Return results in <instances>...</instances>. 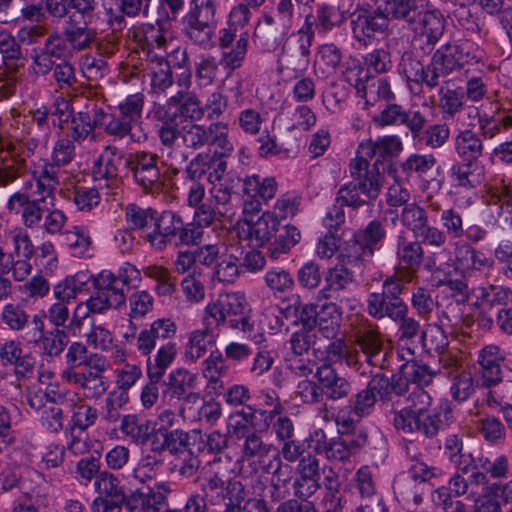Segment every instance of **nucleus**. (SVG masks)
I'll list each match as a JSON object with an SVG mask.
<instances>
[{"label":"nucleus","mask_w":512,"mask_h":512,"mask_svg":"<svg viewBox=\"0 0 512 512\" xmlns=\"http://www.w3.org/2000/svg\"><path fill=\"white\" fill-rule=\"evenodd\" d=\"M229 209L222 210L213 205L212 200L206 199V202L195 208L193 214L194 225L203 230V227L211 226L216 220L227 215Z\"/></svg>","instance_id":"6e6d98bb"},{"label":"nucleus","mask_w":512,"mask_h":512,"mask_svg":"<svg viewBox=\"0 0 512 512\" xmlns=\"http://www.w3.org/2000/svg\"><path fill=\"white\" fill-rule=\"evenodd\" d=\"M315 378L320 384L322 398L338 401L347 398L352 391L350 381L339 375L331 365L319 366L315 372Z\"/></svg>","instance_id":"4be33fe9"},{"label":"nucleus","mask_w":512,"mask_h":512,"mask_svg":"<svg viewBox=\"0 0 512 512\" xmlns=\"http://www.w3.org/2000/svg\"><path fill=\"white\" fill-rule=\"evenodd\" d=\"M433 292V290L421 286L415 287L412 290V307L423 319H427L436 306V302L432 297Z\"/></svg>","instance_id":"052dcab7"},{"label":"nucleus","mask_w":512,"mask_h":512,"mask_svg":"<svg viewBox=\"0 0 512 512\" xmlns=\"http://www.w3.org/2000/svg\"><path fill=\"white\" fill-rule=\"evenodd\" d=\"M378 10L380 12H369L360 10L352 15L351 27L354 38L362 44H366L377 33H383L387 26L389 16L393 17L384 11L385 4L377 0Z\"/></svg>","instance_id":"2eb2a0df"},{"label":"nucleus","mask_w":512,"mask_h":512,"mask_svg":"<svg viewBox=\"0 0 512 512\" xmlns=\"http://www.w3.org/2000/svg\"><path fill=\"white\" fill-rule=\"evenodd\" d=\"M279 231V220L272 213H263L257 220L247 219L238 228V237L252 247H262Z\"/></svg>","instance_id":"6ab92c4d"},{"label":"nucleus","mask_w":512,"mask_h":512,"mask_svg":"<svg viewBox=\"0 0 512 512\" xmlns=\"http://www.w3.org/2000/svg\"><path fill=\"white\" fill-rule=\"evenodd\" d=\"M32 331L26 333L29 343L39 344L44 355L59 357L69 343V336L65 329L53 328L44 331V323L40 316L34 315L30 321Z\"/></svg>","instance_id":"4468645a"},{"label":"nucleus","mask_w":512,"mask_h":512,"mask_svg":"<svg viewBox=\"0 0 512 512\" xmlns=\"http://www.w3.org/2000/svg\"><path fill=\"white\" fill-rule=\"evenodd\" d=\"M153 226L154 230L147 234L146 240L157 250L165 249L168 244L196 245L203 236V230L194 224H185L182 218L172 211L157 213Z\"/></svg>","instance_id":"423d86ee"},{"label":"nucleus","mask_w":512,"mask_h":512,"mask_svg":"<svg viewBox=\"0 0 512 512\" xmlns=\"http://www.w3.org/2000/svg\"><path fill=\"white\" fill-rule=\"evenodd\" d=\"M373 122L381 128L404 124L411 131L417 132L423 128L425 118L418 111H406L400 105L388 104L373 117Z\"/></svg>","instance_id":"5701e85b"},{"label":"nucleus","mask_w":512,"mask_h":512,"mask_svg":"<svg viewBox=\"0 0 512 512\" xmlns=\"http://www.w3.org/2000/svg\"><path fill=\"white\" fill-rule=\"evenodd\" d=\"M94 123L115 137L125 136L132 128V125L120 114L118 116L108 114L101 109H94Z\"/></svg>","instance_id":"ea45409f"},{"label":"nucleus","mask_w":512,"mask_h":512,"mask_svg":"<svg viewBox=\"0 0 512 512\" xmlns=\"http://www.w3.org/2000/svg\"><path fill=\"white\" fill-rule=\"evenodd\" d=\"M403 375L408 379V383L412 382L416 384V387H422L429 385L436 375V372L432 370L427 364L410 361L409 359L402 366Z\"/></svg>","instance_id":"09e8293b"},{"label":"nucleus","mask_w":512,"mask_h":512,"mask_svg":"<svg viewBox=\"0 0 512 512\" xmlns=\"http://www.w3.org/2000/svg\"><path fill=\"white\" fill-rule=\"evenodd\" d=\"M408 392L405 399L406 406L393 411L395 429L404 434H419L427 439H432L440 431L445 430L451 418V409L448 404L445 403L429 411L432 397L426 390L415 387Z\"/></svg>","instance_id":"7ed1b4c3"},{"label":"nucleus","mask_w":512,"mask_h":512,"mask_svg":"<svg viewBox=\"0 0 512 512\" xmlns=\"http://www.w3.org/2000/svg\"><path fill=\"white\" fill-rule=\"evenodd\" d=\"M244 486L240 481L228 477L221 468V459H214L208 463L204 474V482L201 484V491L212 505H217L225 500H237L239 493H242Z\"/></svg>","instance_id":"1a4fd4ad"},{"label":"nucleus","mask_w":512,"mask_h":512,"mask_svg":"<svg viewBox=\"0 0 512 512\" xmlns=\"http://www.w3.org/2000/svg\"><path fill=\"white\" fill-rule=\"evenodd\" d=\"M241 444V453L242 457L246 459H257L258 462L263 467V464H266V457H270L274 455L275 452H279V450L274 447L271 443H266L263 441L261 435L253 431L244 438Z\"/></svg>","instance_id":"7c9ffc66"},{"label":"nucleus","mask_w":512,"mask_h":512,"mask_svg":"<svg viewBox=\"0 0 512 512\" xmlns=\"http://www.w3.org/2000/svg\"><path fill=\"white\" fill-rule=\"evenodd\" d=\"M171 486L168 482H159L154 487H149L146 492H136L142 512H165L167 511L168 495L171 493Z\"/></svg>","instance_id":"cd10ccee"},{"label":"nucleus","mask_w":512,"mask_h":512,"mask_svg":"<svg viewBox=\"0 0 512 512\" xmlns=\"http://www.w3.org/2000/svg\"><path fill=\"white\" fill-rule=\"evenodd\" d=\"M456 45L460 68L467 67L469 69L484 59L485 53L477 44L471 41H463Z\"/></svg>","instance_id":"e2e57ef3"},{"label":"nucleus","mask_w":512,"mask_h":512,"mask_svg":"<svg viewBox=\"0 0 512 512\" xmlns=\"http://www.w3.org/2000/svg\"><path fill=\"white\" fill-rule=\"evenodd\" d=\"M263 470L272 475L271 481L276 483L278 487L283 486L287 488V485L292 479L291 467L283 464L279 452H275L274 455L268 459L267 463L263 464Z\"/></svg>","instance_id":"13d9d810"},{"label":"nucleus","mask_w":512,"mask_h":512,"mask_svg":"<svg viewBox=\"0 0 512 512\" xmlns=\"http://www.w3.org/2000/svg\"><path fill=\"white\" fill-rule=\"evenodd\" d=\"M315 332L318 331L324 338H336L340 330V313L335 303H324L319 306L316 317Z\"/></svg>","instance_id":"c756f323"},{"label":"nucleus","mask_w":512,"mask_h":512,"mask_svg":"<svg viewBox=\"0 0 512 512\" xmlns=\"http://www.w3.org/2000/svg\"><path fill=\"white\" fill-rule=\"evenodd\" d=\"M298 48L292 54L283 53L278 60L282 73L293 71L295 75L304 73L309 66L310 47L314 38L312 21L308 19L297 33Z\"/></svg>","instance_id":"f3484780"},{"label":"nucleus","mask_w":512,"mask_h":512,"mask_svg":"<svg viewBox=\"0 0 512 512\" xmlns=\"http://www.w3.org/2000/svg\"><path fill=\"white\" fill-rule=\"evenodd\" d=\"M162 465V460L156 455L147 454L138 462L132 471V476L141 483H145L155 477L157 469Z\"/></svg>","instance_id":"69168bd1"},{"label":"nucleus","mask_w":512,"mask_h":512,"mask_svg":"<svg viewBox=\"0 0 512 512\" xmlns=\"http://www.w3.org/2000/svg\"><path fill=\"white\" fill-rule=\"evenodd\" d=\"M475 391L473 377L470 372L461 371L453 377L450 387L451 396L458 402L467 400Z\"/></svg>","instance_id":"680f3d73"},{"label":"nucleus","mask_w":512,"mask_h":512,"mask_svg":"<svg viewBox=\"0 0 512 512\" xmlns=\"http://www.w3.org/2000/svg\"><path fill=\"white\" fill-rule=\"evenodd\" d=\"M41 201L44 199L31 200L27 194L16 192L10 196L7 209L10 213L21 214L23 224L28 228H34L40 224L43 210H47L49 207H44Z\"/></svg>","instance_id":"b1692460"},{"label":"nucleus","mask_w":512,"mask_h":512,"mask_svg":"<svg viewBox=\"0 0 512 512\" xmlns=\"http://www.w3.org/2000/svg\"><path fill=\"white\" fill-rule=\"evenodd\" d=\"M462 478H464L469 494L474 496L478 494L477 488L484 486L487 482L486 475L481 472L471 452H463V462L460 466H456Z\"/></svg>","instance_id":"e433bc0d"},{"label":"nucleus","mask_w":512,"mask_h":512,"mask_svg":"<svg viewBox=\"0 0 512 512\" xmlns=\"http://www.w3.org/2000/svg\"><path fill=\"white\" fill-rule=\"evenodd\" d=\"M129 402L128 393L125 391H110L104 401L101 418L112 424L122 419V411Z\"/></svg>","instance_id":"a19ab883"},{"label":"nucleus","mask_w":512,"mask_h":512,"mask_svg":"<svg viewBox=\"0 0 512 512\" xmlns=\"http://www.w3.org/2000/svg\"><path fill=\"white\" fill-rule=\"evenodd\" d=\"M452 178L463 187H474L484 179L481 162H456L452 168Z\"/></svg>","instance_id":"72a5a7b5"},{"label":"nucleus","mask_w":512,"mask_h":512,"mask_svg":"<svg viewBox=\"0 0 512 512\" xmlns=\"http://www.w3.org/2000/svg\"><path fill=\"white\" fill-rule=\"evenodd\" d=\"M308 19H311L312 21L313 31L315 26L316 29L327 32L333 27L341 24L343 21V16L335 7L322 5L317 8L316 15H308L305 19V22Z\"/></svg>","instance_id":"de8ad7c7"},{"label":"nucleus","mask_w":512,"mask_h":512,"mask_svg":"<svg viewBox=\"0 0 512 512\" xmlns=\"http://www.w3.org/2000/svg\"><path fill=\"white\" fill-rule=\"evenodd\" d=\"M326 285L319 291L321 299L347 300L344 293L355 283V274L345 263L329 268L324 277Z\"/></svg>","instance_id":"aec40b11"},{"label":"nucleus","mask_w":512,"mask_h":512,"mask_svg":"<svg viewBox=\"0 0 512 512\" xmlns=\"http://www.w3.org/2000/svg\"><path fill=\"white\" fill-rule=\"evenodd\" d=\"M177 332L176 324L169 318L153 321L143 328L136 337L137 351L146 356L148 383L142 388L141 403L151 408L159 397L158 383L174 363L177 345L173 341Z\"/></svg>","instance_id":"f257e3e1"},{"label":"nucleus","mask_w":512,"mask_h":512,"mask_svg":"<svg viewBox=\"0 0 512 512\" xmlns=\"http://www.w3.org/2000/svg\"><path fill=\"white\" fill-rule=\"evenodd\" d=\"M106 369L105 359H96L93 366L84 371L65 370L63 377L70 383L76 384L83 390V395L88 399H98L107 390L108 385L103 372Z\"/></svg>","instance_id":"f8f14e48"},{"label":"nucleus","mask_w":512,"mask_h":512,"mask_svg":"<svg viewBox=\"0 0 512 512\" xmlns=\"http://www.w3.org/2000/svg\"><path fill=\"white\" fill-rule=\"evenodd\" d=\"M94 488L98 497L92 503L91 512H122L123 505L129 510L133 509L124 487L114 474L108 471L100 472L94 481Z\"/></svg>","instance_id":"9d476101"},{"label":"nucleus","mask_w":512,"mask_h":512,"mask_svg":"<svg viewBox=\"0 0 512 512\" xmlns=\"http://www.w3.org/2000/svg\"><path fill=\"white\" fill-rule=\"evenodd\" d=\"M476 298L480 303V309L487 312H494L506 308L512 294L509 289L501 286L490 285L476 289Z\"/></svg>","instance_id":"2f4dec72"},{"label":"nucleus","mask_w":512,"mask_h":512,"mask_svg":"<svg viewBox=\"0 0 512 512\" xmlns=\"http://www.w3.org/2000/svg\"><path fill=\"white\" fill-rule=\"evenodd\" d=\"M367 313L376 320L389 318L394 321L400 319L403 311H409L405 301H395L380 292H372L367 296Z\"/></svg>","instance_id":"bb28decb"},{"label":"nucleus","mask_w":512,"mask_h":512,"mask_svg":"<svg viewBox=\"0 0 512 512\" xmlns=\"http://www.w3.org/2000/svg\"><path fill=\"white\" fill-rule=\"evenodd\" d=\"M140 281V271L134 265L125 263L116 274L109 270L100 272L94 279V288L101 290L110 298L116 295L117 304L122 305L126 301V292L131 287H136Z\"/></svg>","instance_id":"9b49d317"},{"label":"nucleus","mask_w":512,"mask_h":512,"mask_svg":"<svg viewBox=\"0 0 512 512\" xmlns=\"http://www.w3.org/2000/svg\"><path fill=\"white\" fill-rule=\"evenodd\" d=\"M239 272V258L226 248V253L221 254L220 260L216 262L215 276L221 282L231 283L238 277Z\"/></svg>","instance_id":"603ef678"},{"label":"nucleus","mask_w":512,"mask_h":512,"mask_svg":"<svg viewBox=\"0 0 512 512\" xmlns=\"http://www.w3.org/2000/svg\"><path fill=\"white\" fill-rule=\"evenodd\" d=\"M384 162H351L349 171L353 181L342 186L337 194V201L353 209L370 205L380 193L383 175L380 165Z\"/></svg>","instance_id":"39448f33"},{"label":"nucleus","mask_w":512,"mask_h":512,"mask_svg":"<svg viewBox=\"0 0 512 512\" xmlns=\"http://www.w3.org/2000/svg\"><path fill=\"white\" fill-rule=\"evenodd\" d=\"M416 33L426 37L427 42H436L444 31V21L438 11H426L419 16L413 28Z\"/></svg>","instance_id":"c9c22d12"},{"label":"nucleus","mask_w":512,"mask_h":512,"mask_svg":"<svg viewBox=\"0 0 512 512\" xmlns=\"http://www.w3.org/2000/svg\"><path fill=\"white\" fill-rule=\"evenodd\" d=\"M396 255L399 263L416 270L423 261L424 251L418 241H409L402 235L397 238Z\"/></svg>","instance_id":"f704fd0d"},{"label":"nucleus","mask_w":512,"mask_h":512,"mask_svg":"<svg viewBox=\"0 0 512 512\" xmlns=\"http://www.w3.org/2000/svg\"><path fill=\"white\" fill-rule=\"evenodd\" d=\"M385 222L386 220L374 219L354 233L350 248L356 259L362 261L371 259L375 251L381 248L387 234Z\"/></svg>","instance_id":"ddd939ff"},{"label":"nucleus","mask_w":512,"mask_h":512,"mask_svg":"<svg viewBox=\"0 0 512 512\" xmlns=\"http://www.w3.org/2000/svg\"><path fill=\"white\" fill-rule=\"evenodd\" d=\"M0 359L4 366L11 365L17 376L25 377L34 368V358L23 354L20 345L15 341H7L0 348Z\"/></svg>","instance_id":"c85d7f7f"},{"label":"nucleus","mask_w":512,"mask_h":512,"mask_svg":"<svg viewBox=\"0 0 512 512\" xmlns=\"http://www.w3.org/2000/svg\"><path fill=\"white\" fill-rule=\"evenodd\" d=\"M275 236V241L268 248V255L272 259H278L281 254L288 253L301 239L298 228L291 225L284 226Z\"/></svg>","instance_id":"37998d69"},{"label":"nucleus","mask_w":512,"mask_h":512,"mask_svg":"<svg viewBox=\"0 0 512 512\" xmlns=\"http://www.w3.org/2000/svg\"><path fill=\"white\" fill-rule=\"evenodd\" d=\"M251 309L242 294L225 293L219 295L216 301L208 304L204 316L217 328L227 323L233 329L244 333L253 329Z\"/></svg>","instance_id":"0eeeda50"},{"label":"nucleus","mask_w":512,"mask_h":512,"mask_svg":"<svg viewBox=\"0 0 512 512\" xmlns=\"http://www.w3.org/2000/svg\"><path fill=\"white\" fill-rule=\"evenodd\" d=\"M420 341L423 349L429 354H442L449 344L446 333L437 324L425 325L421 331Z\"/></svg>","instance_id":"58836bf2"},{"label":"nucleus","mask_w":512,"mask_h":512,"mask_svg":"<svg viewBox=\"0 0 512 512\" xmlns=\"http://www.w3.org/2000/svg\"><path fill=\"white\" fill-rule=\"evenodd\" d=\"M165 113L172 123L180 125L187 120H200L204 110L200 101L193 94L178 93L167 101Z\"/></svg>","instance_id":"412c9836"},{"label":"nucleus","mask_w":512,"mask_h":512,"mask_svg":"<svg viewBox=\"0 0 512 512\" xmlns=\"http://www.w3.org/2000/svg\"><path fill=\"white\" fill-rule=\"evenodd\" d=\"M264 503L262 500L256 498L245 499V490L242 489V493H239L237 500L228 499L225 503V509L223 512H263Z\"/></svg>","instance_id":"774afa93"},{"label":"nucleus","mask_w":512,"mask_h":512,"mask_svg":"<svg viewBox=\"0 0 512 512\" xmlns=\"http://www.w3.org/2000/svg\"><path fill=\"white\" fill-rule=\"evenodd\" d=\"M130 164H135L131 167L133 176L145 189H151L160 182L161 173L155 162H127L126 165Z\"/></svg>","instance_id":"3c124183"},{"label":"nucleus","mask_w":512,"mask_h":512,"mask_svg":"<svg viewBox=\"0 0 512 512\" xmlns=\"http://www.w3.org/2000/svg\"><path fill=\"white\" fill-rule=\"evenodd\" d=\"M46 317L56 329L79 328L82 320L76 314L70 319L68 304L55 302L47 310Z\"/></svg>","instance_id":"49530a36"},{"label":"nucleus","mask_w":512,"mask_h":512,"mask_svg":"<svg viewBox=\"0 0 512 512\" xmlns=\"http://www.w3.org/2000/svg\"><path fill=\"white\" fill-rule=\"evenodd\" d=\"M216 327L203 315V328L196 329L188 334L185 345V359L195 362L203 357L209 345H213L217 339Z\"/></svg>","instance_id":"393cba45"},{"label":"nucleus","mask_w":512,"mask_h":512,"mask_svg":"<svg viewBox=\"0 0 512 512\" xmlns=\"http://www.w3.org/2000/svg\"><path fill=\"white\" fill-rule=\"evenodd\" d=\"M214 14V8L191 9L184 18L187 35L197 43L207 42L210 39Z\"/></svg>","instance_id":"a878e982"},{"label":"nucleus","mask_w":512,"mask_h":512,"mask_svg":"<svg viewBox=\"0 0 512 512\" xmlns=\"http://www.w3.org/2000/svg\"><path fill=\"white\" fill-rule=\"evenodd\" d=\"M341 61V52L334 44H323L318 48L315 57V67L324 75H329L337 69Z\"/></svg>","instance_id":"8fccbe9b"},{"label":"nucleus","mask_w":512,"mask_h":512,"mask_svg":"<svg viewBox=\"0 0 512 512\" xmlns=\"http://www.w3.org/2000/svg\"><path fill=\"white\" fill-rule=\"evenodd\" d=\"M354 489L358 494L355 512H388L382 495L377 492L367 467L359 469L356 473Z\"/></svg>","instance_id":"a211bd4d"},{"label":"nucleus","mask_w":512,"mask_h":512,"mask_svg":"<svg viewBox=\"0 0 512 512\" xmlns=\"http://www.w3.org/2000/svg\"><path fill=\"white\" fill-rule=\"evenodd\" d=\"M457 53L456 44L442 46L434 53L431 64L427 68L417 61H411L409 68L405 69L406 75L410 80L433 87L437 84L439 77L460 68Z\"/></svg>","instance_id":"6e6552de"},{"label":"nucleus","mask_w":512,"mask_h":512,"mask_svg":"<svg viewBox=\"0 0 512 512\" xmlns=\"http://www.w3.org/2000/svg\"><path fill=\"white\" fill-rule=\"evenodd\" d=\"M264 282L274 295L289 293L295 286L290 272L280 267L269 269L264 275Z\"/></svg>","instance_id":"a18cd8bd"},{"label":"nucleus","mask_w":512,"mask_h":512,"mask_svg":"<svg viewBox=\"0 0 512 512\" xmlns=\"http://www.w3.org/2000/svg\"><path fill=\"white\" fill-rule=\"evenodd\" d=\"M355 343L359 350L351 348L344 338L332 339L326 347L327 359L333 363H345L348 367L359 371L361 368V363L358 360L360 351L368 365L381 370L389 368L390 350L378 330L358 331L355 335Z\"/></svg>","instance_id":"20e7f679"},{"label":"nucleus","mask_w":512,"mask_h":512,"mask_svg":"<svg viewBox=\"0 0 512 512\" xmlns=\"http://www.w3.org/2000/svg\"><path fill=\"white\" fill-rule=\"evenodd\" d=\"M0 51L3 54L5 69L0 72V80L3 82H7L8 80H12V85L15 82V78L12 76H7L4 78V74L6 71H15L17 65L13 63L14 60H19L21 57V52L18 44L16 43L14 37L7 31H0Z\"/></svg>","instance_id":"4c0bfd02"},{"label":"nucleus","mask_w":512,"mask_h":512,"mask_svg":"<svg viewBox=\"0 0 512 512\" xmlns=\"http://www.w3.org/2000/svg\"><path fill=\"white\" fill-rule=\"evenodd\" d=\"M375 404L376 396L365 387L350 398L348 408L352 414L362 418L373 412Z\"/></svg>","instance_id":"bf43d9fd"},{"label":"nucleus","mask_w":512,"mask_h":512,"mask_svg":"<svg viewBox=\"0 0 512 512\" xmlns=\"http://www.w3.org/2000/svg\"><path fill=\"white\" fill-rule=\"evenodd\" d=\"M66 362L69 368L67 370H75L80 366H85V369L93 366L96 359H104L97 354L88 355L87 348L80 342H73L67 349L65 354Z\"/></svg>","instance_id":"5fc2aeb1"},{"label":"nucleus","mask_w":512,"mask_h":512,"mask_svg":"<svg viewBox=\"0 0 512 512\" xmlns=\"http://www.w3.org/2000/svg\"><path fill=\"white\" fill-rule=\"evenodd\" d=\"M322 451L327 459L340 462L349 459L353 453L352 448L343 436L332 439L329 442H324L322 444Z\"/></svg>","instance_id":"338daca9"},{"label":"nucleus","mask_w":512,"mask_h":512,"mask_svg":"<svg viewBox=\"0 0 512 512\" xmlns=\"http://www.w3.org/2000/svg\"><path fill=\"white\" fill-rule=\"evenodd\" d=\"M319 306L314 304H303L297 298L292 304L288 305L282 313L287 320L293 324L302 325V329L315 331L316 317Z\"/></svg>","instance_id":"473e14b6"},{"label":"nucleus","mask_w":512,"mask_h":512,"mask_svg":"<svg viewBox=\"0 0 512 512\" xmlns=\"http://www.w3.org/2000/svg\"><path fill=\"white\" fill-rule=\"evenodd\" d=\"M157 211L152 208H142L137 204H128L125 208L126 221L131 229H144L154 225Z\"/></svg>","instance_id":"864d4df0"},{"label":"nucleus","mask_w":512,"mask_h":512,"mask_svg":"<svg viewBox=\"0 0 512 512\" xmlns=\"http://www.w3.org/2000/svg\"><path fill=\"white\" fill-rule=\"evenodd\" d=\"M143 37L147 46L151 86L155 92H162L173 83L171 66H182L186 53L175 43V32L169 20L146 26Z\"/></svg>","instance_id":"f03ea898"},{"label":"nucleus","mask_w":512,"mask_h":512,"mask_svg":"<svg viewBox=\"0 0 512 512\" xmlns=\"http://www.w3.org/2000/svg\"><path fill=\"white\" fill-rule=\"evenodd\" d=\"M143 104L144 96L142 94L129 95L119 104V114L133 126L141 118Z\"/></svg>","instance_id":"0e129e2a"},{"label":"nucleus","mask_w":512,"mask_h":512,"mask_svg":"<svg viewBox=\"0 0 512 512\" xmlns=\"http://www.w3.org/2000/svg\"><path fill=\"white\" fill-rule=\"evenodd\" d=\"M197 375L185 368L171 371L165 381L166 389L163 396L169 401H183L188 404L197 403L201 396L195 392Z\"/></svg>","instance_id":"dca6fc26"},{"label":"nucleus","mask_w":512,"mask_h":512,"mask_svg":"<svg viewBox=\"0 0 512 512\" xmlns=\"http://www.w3.org/2000/svg\"><path fill=\"white\" fill-rule=\"evenodd\" d=\"M72 18L73 16H70L69 24L65 30L66 38L74 49H85L95 40L96 31L89 28V24H85L84 21L81 25L80 22H76Z\"/></svg>","instance_id":"c03bdc74"},{"label":"nucleus","mask_w":512,"mask_h":512,"mask_svg":"<svg viewBox=\"0 0 512 512\" xmlns=\"http://www.w3.org/2000/svg\"><path fill=\"white\" fill-rule=\"evenodd\" d=\"M455 148L460 157L476 160L481 155V142L471 131L461 132L455 141Z\"/></svg>","instance_id":"4d7b16f0"},{"label":"nucleus","mask_w":512,"mask_h":512,"mask_svg":"<svg viewBox=\"0 0 512 512\" xmlns=\"http://www.w3.org/2000/svg\"><path fill=\"white\" fill-rule=\"evenodd\" d=\"M120 430L136 444L146 443L151 434L148 421L141 420L134 414L122 417Z\"/></svg>","instance_id":"79ce46f5"}]
</instances>
